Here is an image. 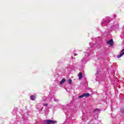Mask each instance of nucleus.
Returning a JSON list of instances; mask_svg holds the SVG:
<instances>
[{
	"label": "nucleus",
	"mask_w": 124,
	"mask_h": 124,
	"mask_svg": "<svg viewBox=\"0 0 124 124\" xmlns=\"http://www.w3.org/2000/svg\"><path fill=\"white\" fill-rule=\"evenodd\" d=\"M109 22H110V17H106L105 18L103 19L101 23V25L103 27H104V26H107L108 27V24H109Z\"/></svg>",
	"instance_id": "1"
},
{
	"label": "nucleus",
	"mask_w": 124,
	"mask_h": 124,
	"mask_svg": "<svg viewBox=\"0 0 124 124\" xmlns=\"http://www.w3.org/2000/svg\"><path fill=\"white\" fill-rule=\"evenodd\" d=\"M91 96V94L89 93H83L81 95L78 96V98H83V97H89Z\"/></svg>",
	"instance_id": "2"
},
{
	"label": "nucleus",
	"mask_w": 124,
	"mask_h": 124,
	"mask_svg": "<svg viewBox=\"0 0 124 124\" xmlns=\"http://www.w3.org/2000/svg\"><path fill=\"white\" fill-rule=\"evenodd\" d=\"M118 28V23H116V24H113V25L111 26L110 27H108V31H112V29Z\"/></svg>",
	"instance_id": "3"
},
{
	"label": "nucleus",
	"mask_w": 124,
	"mask_h": 124,
	"mask_svg": "<svg viewBox=\"0 0 124 124\" xmlns=\"http://www.w3.org/2000/svg\"><path fill=\"white\" fill-rule=\"evenodd\" d=\"M113 40H110L108 42V44L109 45H110V46H112L113 45Z\"/></svg>",
	"instance_id": "4"
},
{
	"label": "nucleus",
	"mask_w": 124,
	"mask_h": 124,
	"mask_svg": "<svg viewBox=\"0 0 124 124\" xmlns=\"http://www.w3.org/2000/svg\"><path fill=\"white\" fill-rule=\"evenodd\" d=\"M82 77H83V74L80 72L78 74V79H82Z\"/></svg>",
	"instance_id": "5"
},
{
	"label": "nucleus",
	"mask_w": 124,
	"mask_h": 124,
	"mask_svg": "<svg viewBox=\"0 0 124 124\" xmlns=\"http://www.w3.org/2000/svg\"><path fill=\"white\" fill-rule=\"evenodd\" d=\"M31 100H35V96L32 95L31 96Z\"/></svg>",
	"instance_id": "6"
},
{
	"label": "nucleus",
	"mask_w": 124,
	"mask_h": 124,
	"mask_svg": "<svg viewBox=\"0 0 124 124\" xmlns=\"http://www.w3.org/2000/svg\"><path fill=\"white\" fill-rule=\"evenodd\" d=\"M65 82V78H63L61 81L60 84L62 85V84H63Z\"/></svg>",
	"instance_id": "7"
},
{
	"label": "nucleus",
	"mask_w": 124,
	"mask_h": 124,
	"mask_svg": "<svg viewBox=\"0 0 124 124\" xmlns=\"http://www.w3.org/2000/svg\"><path fill=\"white\" fill-rule=\"evenodd\" d=\"M68 83L69 84V85H71V83H72V80L70 78L68 80Z\"/></svg>",
	"instance_id": "8"
},
{
	"label": "nucleus",
	"mask_w": 124,
	"mask_h": 124,
	"mask_svg": "<svg viewBox=\"0 0 124 124\" xmlns=\"http://www.w3.org/2000/svg\"><path fill=\"white\" fill-rule=\"evenodd\" d=\"M121 113H124V107H123L121 108Z\"/></svg>",
	"instance_id": "9"
},
{
	"label": "nucleus",
	"mask_w": 124,
	"mask_h": 124,
	"mask_svg": "<svg viewBox=\"0 0 124 124\" xmlns=\"http://www.w3.org/2000/svg\"><path fill=\"white\" fill-rule=\"evenodd\" d=\"M99 109L96 108V109H95L94 110V112H95H95H99Z\"/></svg>",
	"instance_id": "10"
},
{
	"label": "nucleus",
	"mask_w": 124,
	"mask_h": 124,
	"mask_svg": "<svg viewBox=\"0 0 124 124\" xmlns=\"http://www.w3.org/2000/svg\"><path fill=\"white\" fill-rule=\"evenodd\" d=\"M53 101H55V102H58L59 101V100L57 99H54Z\"/></svg>",
	"instance_id": "11"
},
{
	"label": "nucleus",
	"mask_w": 124,
	"mask_h": 124,
	"mask_svg": "<svg viewBox=\"0 0 124 124\" xmlns=\"http://www.w3.org/2000/svg\"><path fill=\"white\" fill-rule=\"evenodd\" d=\"M43 106H47V105H48V104H43Z\"/></svg>",
	"instance_id": "12"
},
{
	"label": "nucleus",
	"mask_w": 124,
	"mask_h": 124,
	"mask_svg": "<svg viewBox=\"0 0 124 124\" xmlns=\"http://www.w3.org/2000/svg\"><path fill=\"white\" fill-rule=\"evenodd\" d=\"M74 56H77V54L74 53Z\"/></svg>",
	"instance_id": "13"
},
{
	"label": "nucleus",
	"mask_w": 124,
	"mask_h": 124,
	"mask_svg": "<svg viewBox=\"0 0 124 124\" xmlns=\"http://www.w3.org/2000/svg\"><path fill=\"white\" fill-rule=\"evenodd\" d=\"M88 56H89V54L87 53V56L88 57Z\"/></svg>",
	"instance_id": "14"
},
{
	"label": "nucleus",
	"mask_w": 124,
	"mask_h": 124,
	"mask_svg": "<svg viewBox=\"0 0 124 124\" xmlns=\"http://www.w3.org/2000/svg\"><path fill=\"white\" fill-rule=\"evenodd\" d=\"M96 74H98V72H97Z\"/></svg>",
	"instance_id": "15"
}]
</instances>
